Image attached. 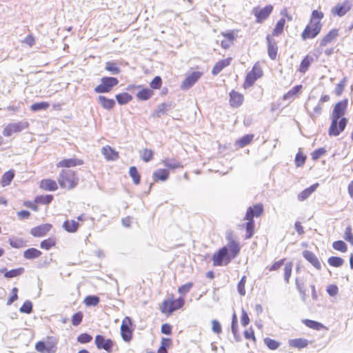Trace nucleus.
<instances>
[{
  "label": "nucleus",
  "mask_w": 353,
  "mask_h": 353,
  "mask_svg": "<svg viewBox=\"0 0 353 353\" xmlns=\"http://www.w3.org/2000/svg\"><path fill=\"white\" fill-rule=\"evenodd\" d=\"M347 105V100L339 101L335 105L332 114V122L328 132L329 135L336 137L344 130L347 120L342 117L345 114Z\"/></svg>",
  "instance_id": "1"
},
{
  "label": "nucleus",
  "mask_w": 353,
  "mask_h": 353,
  "mask_svg": "<svg viewBox=\"0 0 353 353\" xmlns=\"http://www.w3.org/2000/svg\"><path fill=\"white\" fill-rule=\"evenodd\" d=\"M263 212V205L261 204H256L253 207H249L247 210L245 219L248 220L246 223V239H250L254 230V221L253 220L254 216L259 217L261 215Z\"/></svg>",
  "instance_id": "2"
},
{
  "label": "nucleus",
  "mask_w": 353,
  "mask_h": 353,
  "mask_svg": "<svg viewBox=\"0 0 353 353\" xmlns=\"http://www.w3.org/2000/svg\"><path fill=\"white\" fill-rule=\"evenodd\" d=\"M58 182L61 188L71 190L77 185L79 178L74 171L63 170L59 176Z\"/></svg>",
  "instance_id": "3"
},
{
  "label": "nucleus",
  "mask_w": 353,
  "mask_h": 353,
  "mask_svg": "<svg viewBox=\"0 0 353 353\" xmlns=\"http://www.w3.org/2000/svg\"><path fill=\"white\" fill-rule=\"evenodd\" d=\"M57 339L54 336H48L45 341H39L35 345V350L39 353H55Z\"/></svg>",
  "instance_id": "4"
},
{
  "label": "nucleus",
  "mask_w": 353,
  "mask_h": 353,
  "mask_svg": "<svg viewBox=\"0 0 353 353\" xmlns=\"http://www.w3.org/2000/svg\"><path fill=\"white\" fill-rule=\"evenodd\" d=\"M184 303V299L181 297L175 300L168 299L163 301L160 310L162 313L170 315L175 310L182 307Z\"/></svg>",
  "instance_id": "5"
},
{
  "label": "nucleus",
  "mask_w": 353,
  "mask_h": 353,
  "mask_svg": "<svg viewBox=\"0 0 353 353\" xmlns=\"http://www.w3.org/2000/svg\"><path fill=\"white\" fill-rule=\"evenodd\" d=\"M118 83L119 81L115 77H103L101 79V83L94 88V92L97 93L109 92Z\"/></svg>",
  "instance_id": "6"
},
{
  "label": "nucleus",
  "mask_w": 353,
  "mask_h": 353,
  "mask_svg": "<svg viewBox=\"0 0 353 353\" xmlns=\"http://www.w3.org/2000/svg\"><path fill=\"white\" fill-rule=\"evenodd\" d=\"M321 28L322 25L321 22H310V24L305 27L301 34L303 40L316 37L320 33Z\"/></svg>",
  "instance_id": "7"
},
{
  "label": "nucleus",
  "mask_w": 353,
  "mask_h": 353,
  "mask_svg": "<svg viewBox=\"0 0 353 353\" xmlns=\"http://www.w3.org/2000/svg\"><path fill=\"white\" fill-rule=\"evenodd\" d=\"M213 264L215 266H221L223 263L226 265L230 263L231 258L228 253V247L224 246L218 252L213 255Z\"/></svg>",
  "instance_id": "8"
},
{
  "label": "nucleus",
  "mask_w": 353,
  "mask_h": 353,
  "mask_svg": "<svg viewBox=\"0 0 353 353\" xmlns=\"http://www.w3.org/2000/svg\"><path fill=\"white\" fill-rule=\"evenodd\" d=\"M28 123L26 121H19L17 123H11L7 125L3 130V134L5 137H10L13 133L21 132V130L28 128Z\"/></svg>",
  "instance_id": "9"
},
{
  "label": "nucleus",
  "mask_w": 353,
  "mask_h": 353,
  "mask_svg": "<svg viewBox=\"0 0 353 353\" xmlns=\"http://www.w3.org/2000/svg\"><path fill=\"white\" fill-rule=\"evenodd\" d=\"M132 326V322L130 317L125 316L121 325V334L122 339L125 341H130L132 339V331L131 327Z\"/></svg>",
  "instance_id": "10"
},
{
  "label": "nucleus",
  "mask_w": 353,
  "mask_h": 353,
  "mask_svg": "<svg viewBox=\"0 0 353 353\" xmlns=\"http://www.w3.org/2000/svg\"><path fill=\"white\" fill-rule=\"evenodd\" d=\"M202 73L200 72H193L190 75L185 77L181 84L182 90H188L201 77Z\"/></svg>",
  "instance_id": "11"
},
{
  "label": "nucleus",
  "mask_w": 353,
  "mask_h": 353,
  "mask_svg": "<svg viewBox=\"0 0 353 353\" xmlns=\"http://www.w3.org/2000/svg\"><path fill=\"white\" fill-rule=\"evenodd\" d=\"M95 344L98 349H103L108 352H111L113 347V342L110 339H105L102 335H97Z\"/></svg>",
  "instance_id": "12"
},
{
  "label": "nucleus",
  "mask_w": 353,
  "mask_h": 353,
  "mask_svg": "<svg viewBox=\"0 0 353 353\" xmlns=\"http://www.w3.org/2000/svg\"><path fill=\"white\" fill-rule=\"evenodd\" d=\"M273 7L271 5L266 6L259 11H255L254 15L256 17L257 23H262L271 14Z\"/></svg>",
  "instance_id": "13"
},
{
  "label": "nucleus",
  "mask_w": 353,
  "mask_h": 353,
  "mask_svg": "<svg viewBox=\"0 0 353 353\" xmlns=\"http://www.w3.org/2000/svg\"><path fill=\"white\" fill-rule=\"evenodd\" d=\"M351 7L352 3L348 1H345L343 2L341 4L336 6L332 9V13L339 17H342L345 15L351 9Z\"/></svg>",
  "instance_id": "14"
},
{
  "label": "nucleus",
  "mask_w": 353,
  "mask_h": 353,
  "mask_svg": "<svg viewBox=\"0 0 353 353\" xmlns=\"http://www.w3.org/2000/svg\"><path fill=\"white\" fill-rule=\"evenodd\" d=\"M52 225L46 223L40 225L31 229L30 234L37 237H40L46 235L51 229Z\"/></svg>",
  "instance_id": "15"
},
{
  "label": "nucleus",
  "mask_w": 353,
  "mask_h": 353,
  "mask_svg": "<svg viewBox=\"0 0 353 353\" xmlns=\"http://www.w3.org/2000/svg\"><path fill=\"white\" fill-rule=\"evenodd\" d=\"M226 246L230 258H235L240 251L239 244L232 239L228 238V243Z\"/></svg>",
  "instance_id": "16"
},
{
  "label": "nucleus",
  "mask_w": 353,
  "mask_h": 353,
  "mask_svg": "<svg viewBox=\"0 0 353 353\" xmlns=\"http://www.w3.org/2000/svg\"><path fill=\"white\" fill-rule=\"evenodd\" d=\"M303 256L315 268H316L317 270L321 269V263H320L319 259L316 257V256L313 252H312L309 250H304L303 252Z\"/></svg>",
  "instance_id": "17"
},
{
  "label": "nucleus",
  "mask_w": 353,
  "mask_h": 353,
  "mask_svg": "<svg viewBox=\"0 0 353 353\" xmlns=\"http://www.w3.org/2000/svg\"><path fill=\"white\" fill-rule=\"evenodd\" d=\"M83 164V161L75 158L65 159L59 161L57 166L58 168H70Z\"/></svg>",
  "instance_id": "18"
},
{
  "label": "nucleus",
  "mask_w": 353,
  "mask_h": 353,
  "mask_svg": "<svg viewBox=\"0 0 353 353\" xmlns=\"http://www.w3.org/2000/svg\"><path fill=\"white\" fill-rule=\"evenodd\" d=\"M268 43V52L269 57L274 60L276 59L277 55V44L275 41L272 40L269 35L266 37Z\"/></svg>",
  "instance_id": "19"
},
{
  "label": "nucleus",
  "mask_w": 353,
  "mask_h": 353,
  "mask_svg": "<svg viewBox=\"0 0 353 353\" xmlns=\"http://www.w3.org/2000/svg\"><path fill=\"white\" fill-rule=\"evenodd\" d=\"M102 154L104 155L107 160L114 161L119 158V154L110 146L106 145L102 148Z\"/></svg>",
  "instance_id": "20"
},
{
  "label": "nucleus",
  "mask_w": 353,
  "mask_h": 353,
  "mask_svg": "<svg viewBox=\"0 0 353 353\" xmlns=\"http://www.w3.org/2000/svg\"><path fill=\"white\" fill-rule=\"evenodd\" d=\"M232 58H227L218 61L212 68V73L216 75L220 73L223 68L230 64Z\"/></svg>",
  "instance_id": "21"
},
{
  "label": "nucleus",
  "mask_w": 353,
  "mask_h": 353,
  "mask_svg": "<svg viewBox=\"0 0 353 353\" xmlns=\"http://www.w3.org/2000/svg\"><path fill=\"white\" fill-rule=\"evenodd\" d=\"M25 270L23 268H19L16 269H12L11 270L8 271L6 268L0 269L1 273H4V276L8 279L16 277L21 275L24 272Z\"/></svg>",
  "instance_id": "22"
},
{
  "label": "nucleus",
  "mask_w": 353,
  "mask_h": 353,
  "mask_svg": "<svg viewBox=\"0 0 353 353\" xmlns=\"http://www.w3.org/2000/svg\"><path fill=\"white\" fill-rule=\"evenodd\" d=\"M318 187H319V183H316L312 185L310 187L305 188V190H303L302 192H301L298 194V199L300 201H305L310 196V195L312 192H314L316 190V188Z\"/></svg>",
  "instance_id": "23"
},
{
  "label": "nucleus",
  "mask_w": 353,
  "mask_h": 353,
  "mask_svg": "<svg viewBox=\"0 0 353 353\" xmlns=\"http://www.w3.org/2000/svg\"><path fill=\"white\" fill-rule=\"evenodd\" d=\"M230 105L233 107L239 106L243 101V96L235 91H232L230 93Z\"/></svg>",
  "instance_id": "24"
},
{
  "label": "nucleus",
  "mask_w": 353,
  "mask_h": 353,
  "mask_svg": "<svg viewBox=\"0 0 353 353\" xmlns=\"http://www.w3.org/2000/svg\"><path fill=\"white\" fill-rule=\"evenodd\" d=\"M339 30L337 29L331 30L321 40V46H325L331 43L338 37Z\"/></svg>",
  "instance_id": "25"
},
{
  "label": "nucleus",
  "mask_w": 353,
  "mask_h": 353,
  "mask_svg": "<svg viewBox=\"0 0 353 353\" xmlns=\"http://www.w3.org/2000/svg\"><path fill=\"white\" fill-rule=\"evenodd\" d=\"M98 101L101 104V105L106 110H111L114 108L115 105V101L114 99H108L104 96L100 95L98 97Z\"/></svg>",
  "instance_id": "26"
},
{
  "label": "nucleus",
  "mask_w": 353,
  "mask_h": 353,
  "mask_svg": "<svg viewBox=\"0 0 353 353\" xmlns=\"http://www.w3.org/2000/svg\"><path fill=\"white\" fill-rule=\"evenodd\" d=\"M169 171L165 169H158L153 173V179L154 181H165L168 179Z\"/></svg>",
  "instance_id": "27"
},
{
  "label": "nucleus",
  "mask_w": 353,
  "mask_h": 353,
  "mask_svg": "<svg viewBox=\"0 0 353 353\" xmlns=\"http://www.w3.org/2000/svg\"><path fill=\"white\" fill-rule=\"evenodd\" d=\"M40 187L46 190L54 191L58 186L55 181L52 179H43L41 181Z\"/></svg>",
  "instance_id": "28"
},
{
  "label": "nucleus",
  "mask_w": 353,
  "mask_h": 353,
  "mask_svg": "<svg viewBox=\"0 0 353 353\" xmlns=\"http://www.w3.org/2000/svg\"><path fill=\"white\" fill-rule=\"evenodd\" d=\"M313 61L314 59L312 57L309 55L305 57L300 64L299 71L302 74L305 73L307 71L310 64L313 62Z\"/></svg>",
  "instance_id": "29"
},
{
  "label": "nucleus",
  "mask_w": 353,
  "mask_h": 353,
  "mask_svg": "<svg viewBox=\"0 0 353 353\" xmlns=\"http://www.w3.org/2000/svg\"><path fill=\"white\" fill-rule=\"evenodd\" d=\"M289 345L298 349L304 348L307 346L308 341L305 339H295L289 341Z\"/></svg>",
  "instance_id": "30"
},
{
  "label": "nucleus",
  "mask_w": 353,
  "mask_h": 353,
  "mask_svg": "<svg viewBox=\"0 0 353 353\" xmlns=\"http://www.w3.org/2000/svg\"><path fill=\"white\" fill-rule=\"evenodd\" d=\"M8 242L10 246L14 248H21L26 245V241L23 239L15 236L10 237Z\"/></svg>",
  "instance_id": "31"
},
{
  "label": "nucleus",
  "mask_w": 353,
  "mask_h": 353,
  "mask_svg": "<svg viewBox=\"0 0 353 353\" xmlns=\"http://www.w3.org/2000/svg\"><path fill=\"white\" fill-rule=\"evenodd\" d=\"M302 89L301 85H297L294 87H293L290 90H289L286 94L283 95V100H290L293 99L297 94L301 91Z\"/></svg>",
  "instance_id": "32"
},
{
  "label": "nucleus",
  "mask_w": 353,
  "mask_h": 353,
  "mask_svg": "<svg viewBox=\"0 0 353 353\" xmlns=\"http://www.w3.org/2000/svg\"><path fill=\"white\" fill-rule=\"evenodd\" d=\"M41 252L36 248H29L23 252V256L27 259H33L41 256Z\"/></svg>",
  "instance_id": "33"
},
{
  "label": "nucleus",
  "mask_w": 353,
  "mask_h": 353,
  "mask_svg": "<svg viewBox=\"0 0 353 353\" xmlns=\"http://www.w3.org/2000/svg\"><path fill=\"white\" fill-rule=\"evenodd\" d=\"M79 226V223L75 221H73V220L65 221L63 225V228L69 232H76Z\"/></svg>",
  "instance_id": "34"
},
{
  "label": "nucleus",
  "mask_w": 353,
  "mask_h": 353,
  "mask_svg": "<svg viewBox=\"0 0 353 353\" xmlns=\"http://www.w3.org/2000/svg\"><path fill=\"white\" fill-rule=\"evenodd\" d=\"M253 137L252 134H246L236 141V145L239 148H243L252 141Z\"/></svg>",
  "instance_id": "35"
},
{
  "label": "nucleus",
  "mask_w": 353,
  "mask_h": 353,
  "mask_svg": "<svg viewBox=\"0 0 353 353\" xmlns=\"http://www.w3.org/2000/svg\"><path fill=\"white\" fill-rule=\"evenodd\" d=\"M162 163L167 168H170V169H176V168H182V165L175 161L174 159H165L162 161Z\"/></svg>",
  "instance_id": "36"
},
{
  "label": "nucleus",
  "mask_w": 353,
  "mask_h": 353,
  "mask_svg": "<svg viewBox=\"0 0 353 353\" xmlns=\"http://www.w3.org/2000/svg\"><path fill=\"white\" fill-rule=\"evenodd\" d=\"M132 97L127 92H123L116 95L117 102L121 105H124L132 100Z\"/></svg>",
  "instance_id": "37"
},
{
  "label": "nucleus",
  "mask_w": 353,
  "mask_h": 353,
  "mask_svg": "<svg viewBox=\"0 0 353 353\" xmlns=\"http://www.w3.org/2000/svg\"><path fill=\"white\" fill-rule=\"evenodd\" d=\"M303 322L308 327L316 330H320L324 327V326L322 323L315 321L305 319V320H303Z\"/></svg>",
  "instance_id": "38"
},
{
  "label": "nucleus",
  "mask_w": 353,
  "mask_h": 353,
  "mask_svg": "<svg viewBox=\"0 0 353 353\" xmlns=\"http://www.w3.org/2000/svg\"><path fill=\"white\" fill-rule=\"evenodd\" d=\"M152 90L148 88H143L138 92L137 97L139 99L145 101L149 99L152 97Z\"/></svg>",
  "instance_id": "39"
},
{
  "label": "nucleus",
  "mask_w": 353,
  "mask_h": 353,
  "mask_svg": "<svg viewBox=\"0 0 353 353\" xmlns=\"http://www.w3.org/2000/svg\"><path fill=\"white\" fill-rule=\"evenodd\" d=\"M105 70L110 72L112 74H118L120 72V68L118 65L112 61H108L105 63Z\"/></svg>",
  "instance_id": "40"
},
{
  "label": "nucleus",
  "mask_w": 353,
  "mask_h": 353,
  "mask_svg": "<svg viewBox=\"0 0 353 353\" xmlns=\"http://www.w3.org/2000/svg\"><path fill=\"white\" fill-rule=\"evenodd\" d=\"M258 78L250 71L249 72L245 77L244 88H247L253 85L254 82L256 81Z\"/></svg>",
  "instance_id": "41"
},
{
  "label": "nucleus",
  "mask_w": 353,
  "mask_h": 353,
  "mask_svg": "<svg viewBox=\"0 0 353 353\" xmlns=\"http://www.w3.org/2000/svg\"><path fill=\"white\" fill-rule=\"evenodd\" d=\"M14 176V173L12 170H9L4 173L2 177L1 183L3 186L8 185Z\"/></svg>",
  "instance_id": "42"
},
{
  "label": "nucleus",
  "mask_w": 353,
  "mask_h": 353,
  "mask_svg": "<svg viewBox=\"0 0 353 353\" xmlns=\"http://www.w3.org/2000/svg\"><path fill=\"white\" fill-rule=\"evenodd\" d=\"M285 23V20L282 18L279 20L276 24L275 28L273 30L272 34L274 36H278L283 32V28Z\"/></svg>",
  "instance_id": "43"
},
{
  "label": "nucleus",
  "mask_w": 353,
  "mask_h": 353,
  "mask_svg": "<svg viewBox=\"0 0 353 353\" xmlns=\"http://www.w3.org/2000/svg\"><path fill=\"white\" fill-rule=\"evenodd\" d=\"M130 176L132 178L134 183L138 185L140 183V175L137 171V169L134 166L130 168L129 170Z\"/></svg>",
  "instance_id": "44"
},
{
  "label": "nucleus",
  "mask_w": 353,
  "mask_h": 353,
  "mask_svg": "<svg viewBox=\"0 0 353 353\" xmlns=\"http://www.w3.org/2000/svg\"><path fill=\"white\" fill-rule=\"evenodd\" d=\"M328 263L333 267H340L343 265L344 261L342 258L338 256H331L327 260Z\"/></svg>",
  "instance_id": "45"
},
{
  "label": "nucleus",
  "mask_w": 353,
  "mask_h": 353,
  "mask_svg": "<svg viewBox=\"0 0 353 353\" xmlns=\"http://www.w3.org/2000/svg\"><path fill=\"white\" fill-rule=\"evenodd\" d=\"M50 106V104L48 102L42 101L39 103H35L32 104L30 107L31 110L32 111H39L41 110H46Z\"/></svg>",
  "instance_id": "46"
},
{
  "label": "nucleus",
  "mask_w": 353,
  "mask_h": 353,
  "mask_svg": "<svg viewBox=\"0 0 353 353\" xmlns=\"http://www.w3.org/2000/svg\"><path fill=\"white\" fill-rule=\"evenodd\" d=\"M55 243L54 239L49 238L41 241L40 246L42 249L48 250L54 246Z\"/></svg>",
  "instance_id": "47"
},
{
  "label": "nucleus",
  "mask_w": 353,
  "mask_h": 353,
  "mask_svg": "<svg viewBox=\"0 0 353 353\" xmlns=\"http://www.w3.org/2000/svg\"><path fill=\"white\" fill-rule=\"evenodd\" d=\"M20 312L30 314L32 311V303L30 301H26L19 309Z\"/></svg>",
  "instance_id": "48"
},
{
  "label": "nucleus",
  "mask_w": 353,
  "mask_h": 353,
  "mask_svg": "<svg viewBox=\"0 0 353 353\" xmlns=\"http://www.w3.org/2000/svg\"><path fill=\"white\" fill-rule=\"evenodd\" d=\"M292 265L293 264L292 262H288L285 265L284 279L286 281V283H289V279L292 273Z\"/></svg>",
  "instance_id": "49"
},
{
  "label": "nucleus",
  "mask_w": 353,
  "mask_h": 353,
  "mask_svg": "<svg viewBox=\"0 0 353 353\" xmlns=\"http://www.w3.org/2000/svg\"><path fill=\"white\" fill-rule=\"evenodd\" d=\"M99 302V298L97 296H88L84 300V303L88 306H95Z\"/></svg>",
  "instance_id": "50"
},
{
  "label": "nucleus",
  "mask_w": 353,
  "mask_h": 353,
  "mask_svg": "<svg viewBox=\"0 0 353 353\" xmlns=\"http://www.w3.org/2000/svg\"><path fill=\"white\" fill-rule=\"evenodd\" d=\"M153 151L150 149H144L141 152V157L145 162L150 161L153 157Z\"/></svg>",
  "instance_id": "51"
},
{
  "label": "nucleus",
  "mask_w": 353,
  "mask_h": 353,
  "mask_svg": "<svg viewBox=\"0 0 353 353\" xmlns=\"http://www.w3.org/2000/svg\"><path fill=\"white\" fill-rule=\"evenodd\" d=\"M322 112V105L320 103H319L313 109V111L309 112L310 116L312 120H315Z\"/></svg>",
  "instance_id": "52"
},
{
  "label": "nucleus",
  "mask_w": 353,
  "mask_h": 353,
  "mask_svg": "<svg viewBox=\"0 0 353 353\" xmlns=\"http://www.w3.org/2000/svg\"><path fill=\"white\" fill-rule=\"evenodd\" d=\"M332 247L334 250L345 252L347 251V245L343 241H334L332 244Z\"/></svg>",
  "instance_id": "53"
},
{
  "label": "nucleus",
  "mask_w": 353,
  "mask_h": 353,
  "mask_svg": "<svg viewBox=\"0 0 353 353\" xmlns=\"http://www.w3.org/2000/svg\"><path fill=\"white\" fill-rule=\"evenodd\" d=\"M245 283H246V276H243L237 285L238 292L240 294V295H241V296H244L245 294Z\"/></svg>",
  "instance_id": "54"
},
{
  "label": "nucleus",
  "mask_w": 353,
  "mask_h": 353,
  "mask_svg": "<svg viewBox=\"0 0 353 353\" xmlns=\"http://www.w3.org/2000/svg\"><path fill=\"white\" fill-rule=\"evenodd\" d=\"M52 195L39 196L36 198V202L41 204H48L52 201Z\"/></svg>",
  "instance_id": "55"
},
{
  "label": "nucleus",
  "mask_w": 353,
  "mask_h": 353,
  "mask_svg": "<svg viewBox=\"0 0 353 353\" xmlns=\"http://www.w3.org/2000/svg\"><path fill=\"white\" fill-rule=\"evenodd\" d=\"M265 344L270 348V350H276L279 346V343L275 340L271 339L270 338H265L264 339Z\"/></svg>",
  "instance_id": "56"
},
{
  "label": "nucleus",
  "mask_w": 353,
  "mask_h": 353,
  "mask_svg": "<svg viewBox=\"0 0 353 353\" xmlns=\"http://www.w3.org/2000/svg\"><path fill=\"white\" fill-rule=\"evenodd\" d=\"M324 14L322 12L318 10H313L312 12V17L310 19V22H316L319 21L323 18Z\"/></svg>",
  "instance_id": "57"
},
{
  "label": "nucleus",
  "mask_w": 353,
  "mask_h": 353,
  "mask_svg": "<svg viewBox=\"0 0 353 353\" xmlns=\"http://www.w3.org/2000/svg\"><path fill=\"white\" fill-rule=\"evenodd\" d=\"M306 157L301 152H298L295 157V164L297 167L303 165Z\"/></svg>",
  "instance_id": "58"
},
{
  "label": "nucleus",
  "mask_w": 353,
  "mask_h": 353,
  "mask_svg": "<svg viewBox=\"0 0 353 353\" xmlns=\"http://www.w3.org/2000/svg\"><path fill=\"white\" fill-rule=\"evenodd\" d=\"M192 286H193L192 283H190V282L181 285V287H179L178 289V292L179 294H186L187 293H188L190 292V290H191Z\"/></svg>",
  "instance_id": "59"
},
{
  "label": "nucleus",
  "mask_w": 353,
  "mask_h": 353,
  "mask_svg": "<svg viewBox=\"0 0 353 353\" xmlns=\"http://www.w3.org/2000/svg\"><path fill=\"white\" fill-rule=\"evenodd\" d=\"M326 152V150L323 148H319L317 150H315L312 153V158L313 160L316 161L321 158L323 155H324Z\"/></svg>",
  "instance_id": "60"
},
{
  "label": "nucleus",
  "mask_w": 353,
  "mask_h": 353,
  "mask_svg": "<svg viewBox=\"0 0 353 353\" xmlns=\"http://www.w3.org/2000/svg\"><path fill=\"white\" fill-rule=\"evenodd\" d=\"M92 336L88 334H87V333L81 334L77 337L78 342H79L81 343H89V342H90L92 341Z\"/></svg>",
  "instance_id": "61"
},
{
  "label": "nucleus",
  "mask_w": 353,
  "mask_h": 353,
  "mask_svg": "<svg viewBox=\"0 0 353 353\" xmlns=\"http://www.w3.org/2000/svg\"><path fill=\"white\" fill-rule=\"evenodd\" d=\"M167 107L168 105L165 103L160 104L157 107V109L156 110L154 114L158 117H160L161 115L165 114L168 110Z\"/></svg>",
  "instance_id": "62"
},
{
  "label": "nucleus",
  "mask_w": 353,
  "mask_h": 353,
  "mask_svg": "<svg viewBox=\"0 0 353 353\" xmlns=\"http://www.w3.org/2000/svg\"><path fill=\"white\" fill-rule=\"evenodd\" d=\"M83 319V315L81 312H77L74 314H73L72 317V323L73 325H78L80 324Z\"/></svg>",
  "instance_id": "63"
},
{
  "label": "nucleus",
  "mask_w": 353,
  "mask_h": 353,
  "mask_svg": "<svg viewBox=\"0 0 353 353\" xmlns=\"http://www.w3.org/2000/svg\"><path fill=\"white\" fill-rule=\"evenodd\" d=\"M161 79L160 77H155L152 81L150 82V87L153 89H158L161 85Z\"/></svg>",
  "instance_id": "64"
}]
</instances>
